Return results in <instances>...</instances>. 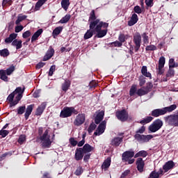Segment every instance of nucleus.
<instances>
[{
	"label": "nucleus",
	"instance_id": "nucleus-22",
	"mask_svg": "<svg viewBox=\"0 0 178 178\" xmlns=\"http://www.w3.org/2000/svg\"><path fill=\"white\" fill-rule=\"evenodd\" d=\"M175 166H176V164H175V162H173V161H168L163 166V169L165 173H166L167 172H169V170H170V169H173L175 168Z\"/></svg>",
	"mask_w": 178,
	"mask_h": 178
},
{
	"label": "nucleus",
	"instance_id": "nucleus-6",
	"mask_svg": "<svg viewBox=\"0 0 178 178\" xmlns=\"http://www.w3.org/2000/svg\"><path fill=\"white\" fill-rule=\"evenodd\" d=\"M33 109H34V104H30L27 106L26 108V106H20L17 108V115H23L24 113V118L26 120H29L30 118V115L33 112Z\"/></svg>",
	"mask_w": 178,
	"mask_h": 178
},
{
	"label": "nucleus",
	"instance_id": "nucleus-50",
	"mask_svg": "<svg viewBox=\"0 0 178 178\" xmlns=\"http://www.w3.org/2000/svg\"><path fill=\"white\" fill-rule=\"evenodd\" d=\"M165 59L163 56H161L159 60V67H165Z\"/></svg>",
	"mask_w": 178,
	"mask_h": 178
},
{
	"label": "nucleus",
	"instance_id": "nucleus-2",
	"mask_svg": "<svg viewBox=\"0 0 178 178\" xmlns=\"http://www.w3.org/2000/svg\"><path fill=\"white\" fill-rule=\"evenodd\" d=\"M44 129L42 127L38 128V134L40 136V141H43L42 143V148H51V145H52V140H51V135H49V130L47 129L44 134H42Z\"/></svg>",
	"mask_w": 178,
	"mask_h": 178
},
{
	"label": "nucleus",
	"instance_id": "nucleus-40",
	"mask_svg": "<svg viewBox=\"0 0 178 178\" xmlns=\"http://www.w3.org/2000/svg\"><path fill=\"white\" fill-rule=\"evenodd\" d=\"M9 55H10V52H9V49H3L0 50V56H2L3 58H7V56H9Z\"/></svg>",
	"mask_w": 178,
	"mask_h": 178
},
{
	"label": "nucleus",
	"instance_id": "nucleus-32",
	"mask_svg": "<svg viewBox=\"0 0 178 178\" xmlns=\"http://www.w3.org/2000/svg\"><path fill=\"white\" fill-rule=\"evenodd\" d=\"M173 76H175V70L172 67H169V70L165 74V79L163 80V81H168V79H169V77Z\"/></svg>",
	"mask_w": 178,
	"mask_h": 178
},
{
	"label": "nucleus",
	"instance_id": "nucleus-59",
	"mask_svg": "<svg viewBox=\"0 0 178 178\" xmlns=\"http://www.w3.org/2000/svg\"><path fill=\"white\" fill-rule=\"evenodd\" d=\"M26 141V136L25 135H21L18 139L19 144H23V143Z\"/></svg>",
	"mask_w": 178,
	"mask_h": 178
},
{
	"label": "nucleus",
	"instance_id": "nucleus-52",
	"mask_svg": "<svg viewBox=\"0 0 178 178\" xmlns=\"http://www.w3.org/2000/svg\"><path fill=\"white\" fill-rule=\"evenodd\" d=\"M55 70H56V65H53L50 67L49 73H48V76H49L50 77L54 76V72H55Z\"/></svg>",
	"mask_w": 178,
	"mask_h": 178
},
{
	"label": "nucleus",
	"instance_id": "nucleus-34",
	"mask_svg": "<svg viewBox=\"0 0 178 178\" xmlns=\"http://www.w3.org/2000/svg\"><path fill=\"white\" fill-rule=\"evenodd\" d=\"M26 19H27V15H23V14H19L17 16V19L15 21V24H17V26H19V24H20V23H22V22H23L24 20H26Z\"/></svg>",
	"mask_w": 178,
	"mask_h": 178
},
{
	"label": "nucleus",
	"instance_id": "nucleus-48",
	"mask_svg": "<svg viewBox=\"0 0 178 178\" xmlns=\"http://www.w3.org/2000/svg\"><path fill=\"white\" fill-rule=\"evenodd\" d=\"M95 129H97V125L94 124V122H92L88 129V134H91V133H92Z\"/></svg>",
	"mask_w": 178,
	"mask_h": 178
},
{
	"label": "nucleus",
	"instance_id": "nucleus-57",
	"mask_svg": "<svg viewBox=\"0 0 178 178\" xmlns=\"http://www.w3.org/2000/svg\"><path fill=\"white\" fill-rule=\"evenodd\" d=\"M8 134H9V131L5 129L0 130V136H1L3 138H5Z\"/></svg>",
	"mask_w": 178,
	"mask_h": 178
},
{
	"label": "nucleus",
	"instance_id": "nucleus-9",
	"mask_svg": "<svg viewBox=\"0 0 178 178\" xmlns=\"http://www.w3.org/2000/svg\"><path fill=\"white\" fill-rule=\"evenodd\" d=\"M164 120L170 126L178 127V114L166 116Z\"/></svg>",
	"mask_w": 178,
	"mask_h": 178
},
{
	"label": "nucleus",
	"instance_id": "nucleus-21",
	"mask_svg": "<svg viewBox=\"0 0 178 178\" xmlns=\"http://www.w3.org/2000/svg\"><path fill=\"white\" fill-rule=\"evenodd\" d=\"M45 108H47V102H42L40 106H38L35 111V115L41 116V115L44 113V111H45Z\"/></svg>",
	"mask_w": 178,
	"mask_h": 178
},
{
	"label": "nucleus",
	"instance_id": "nucleus-20",
	"mask_svg": "<svg viewBox=\"0 0 178 178\" xmlns=\"http://www.w3.org/2000/svg\"><path fill=\"white\" fill-rule=\"evenodd\" d=\"M84 154L81 147H78L75 150L74 159L76 161H81L84 158Z\"/></svg>",
	"mask_w": 178,
	"mask_h": 178
},
{
	"label": "nucleus",
	"instance_id": "nucleus-43",
	"mask_svg": "<svg viewBox=\"0 0 178 178\" xmlns=\"http://www.w3.org/2000/svg\"><path fill=\"white\" fill-rule=\"evenodd\" d=\"M63 26H58L54 29L53 31V35L58 36L60 34V32L63 31Z\"/></svg>",
	"mask_w": 178,
	"mask_h": 178
},
{
	"label": "nucleus",
	"instance_id": "nucleus-18",
	"mask_svg": "<svg viewBox=\"0 0 178 178\" xmlns=\"http://www.w3.org/2000/svg\"><path fill=\"white\" fill-rule=\"evenodd\" d=\"M133 156H135L134 151L124 152L122 155V162H127V161H129V159H131Z\"/></svg>",
	"mask_w": 178,
	"mask_h": 178
},
{
	"label": "nucleus",
	"instance_id": "nucleus-24",
	"mask_svg": "<svg viewBox=\"0 0 178 178\" xmlns=\"http://www.w3.org/2000/svg\"><path fill=\"white\" fill-rule=\"evenodd\" d=\"M104 115H105V112H104V111L99 112L95 118V123L96 124H99V123H101V122L104 120Z\"/></svg>",
	"mask_w": 178,
	"mask_h": 178
},
{
	"label": "nucleus",
	"instance_id": "nucleus-19",
	"mask_svg": "<svg viewBox=\"0 0 178 178\" xmlns=\"http://www.w3.org/2000/svg\"><path fill=\"white\" fill-rule=\"evenodd\" d=\"M122 143H123V137L116 136L111 139L110 145L112 147H119Z\"/></svg>",
	"mask_w": 178,
	"mask_h": 178
},
{
	"label": "nucleus",
	"instance_id": "nucleus-27",
	"mask_svg": "<svg viewBox=\"0 0 178 178\" xmlns=\"http://www.w3.org/2000/svg\"><path fill=\"white\" fill-rule=\"evenodd\" d=\"M130 38V35L128 34L124 35V33H120L118 35V41L121 43V47L123 45V42H126L127 40Z\"/></svg>",
	"mask_w": 178,
	"mask_h": 178
},
{
	"label": "nucleus",
	"instance_id": "nucleus-62",
	"mask_svg": "<svg viewBox=\"0 0 178 178\" xmlns=\"http://www.w3.org/2000/svg\"><path fill=\"white\" fill-rule=\"evenodd\" d=\"M23 29H24V28L22 25L17 26L15 28V33H20V31H22L23 30Z\"/></svg>",
	"mask_w": 178,
	"mask_h": 178
},
{
	"label": "nucleus",
	"instance_id": "nucleus-45",
	"mask_svg": "<svg viewBox=\"0 0 178 178\" xmlns=\"http://www.w3.org/2000/svg\"><path fill=\"white\" fill-rule=\"evenodd\" d=\"M136 92H137V86L133 85L129 90L130 97H133Z\"/></svg>",
	"mask_w": 178,
	"mask_h": 178
},
{
	"label": "nucleus",
	"instance_id": "nucleus-38",
	"mask_svg": "<svg viewBox=\"0 0 178 178\" xmlns=\"http://www.w3.org/2000/svg\"><path fill=\"white\" fill-rule=\"evenodd\" d=\"M152 120H154V118L151 116H147L145 118H144L143 120H140L139 122V123H140V124H147L148 123H151V122H152Z\"/></svg>",
	"mask_w": 178,
	"mask_h": 178
},
{
	"label": "nucleus",
	"instance_id": "nucleus-44",
	"mask_svg": "<svg viewBox=\"0 0 178 178\" xmlns=\"http://www.w3.org/2000/svg\"><path fill=\"white\" fill-rule=\"evenodd\" d=\"M92 20V22H95V20H99V19H97V16L95 15V10H92L90 13L89 22Z\"/></svg>",
	"mask_w": 178,
	"mask_h": 178
},
{
	"label": "nucleus",
	"instance_id": "nucleus-36",
	"mask_svg": "<svg viewBox=\"0 0 178 178\" xmlns=\"http://www.w3.org/2000/svg\"><path fill=\"white\" fill-rule=\"evenodd\" d=\"M147 155L148 152H147V151L141 150L135 154L134 158H140V156L142 158H145Z\"/></svg>",
	"mask_w": 178,
	"mask_h": 178
},
{
	"label": "nucleus",
	"instance_id": "nucleus-33",
	"mask_svg": "<svg viewBox=\"0 0 178 178\" xmlns=\"http://www.w3.org/2000/svg\"><path fill=\"white\" fill-rule=\"evenodd\" d=\"M72 17V15L70 14H67L63 17L60 21H58L59 24H65L70 20V18Z\"/></svg>",
	"mask_w": 178,
	"mask_h": 178
},
{
	"label": "nucleus",
	"instance_id": "nucleus-53",
	"mask_svg": "<svg viewBox=\"0 0 178 178\" xmlns=\"http://www.w3.org/2000/svg\"><path fill=\"white\" fill-rule=\"evenodd\" d=\"M178 64H176L175 63V58H170L169 60V67L173 68V67H177Z\"/></svg>",
	"mask_w": 178,
	"mask_h": 178
},
{
	"label": "nucleus",
	"instance_id": "nucleus-55",
	"mask_svg": "<svg viewBox=\"0 0 178 178\" xmlns=\"http://www.w3.org/2000/svg\"><path fill=\"white\" fill-rule=\"evenodd\" d=\"M134 12H135V13H137L138 15H141V13H143V10L141 9V7H140V6H136L134 8Z\"/></svg>",
	"mask_w": 178,
	"mask_h": 178
},
{
	"label": "nucleus",
	"instance_id": "nucleus-41",
	"mask_svg": "<svg viewBox=\"0 0 178 178\" xmlns=\"http://www.w3.org/2000/svg\"><path fill=\"white\" fill-rule=\"evenodd\" d=\"M140 36L143 38L144 44H149V36H148V33L145 32Z\"/></svg>",
	"mask_w": 178,
	"mask_h": 178
},
{
	"label": "nucleus",
	"instance_id": "nucleus-25",
	"mask_svg": "<svg viewBox=\"0 0 178 178\" xmlns=\"http://www.w3.org/2000/svg\"><path fill=\"white\" fill-rule=\"evenodd\" d=\"M70 86H72V81L69 79H65L64 83L61 84V90L66 92L69 88H70Z\"/></svg>",
	"mask_w": 178,
	"mask_h": 178
},
{
	"label": "nucleus",
	"instance_id": "nucleus-37",
	"mask_svg": "<svg viewBox=\"0 0 178 178\" xmlns=\"http://www.w3.org/2000/svg\"><path fill=\"white\" fill-rule=\"evenodd\" d=\"M70 6V0L61 1V7L63 8L65 10H67V9H69Z\"/></svg>",
	"mask_w": 178,
	"mask_h": 178
},
{
	"label": "nucleus",
	"instance_id": "nucleus-31",
	"mask_svg": "<svg viewBox=\"0 0 178 178\" xmlns=\"http://www.w3.org/2000/svg\"><path fill=\"white\" fill-rule=\"evenodd\" d=\"M141 74L143 76H145V77H148L149 79H152V75L148 72V70L147 69V66L144 65L141 68Z\"/></svg>",
	"mask_w": 178,
	"mask_h": 178
},
{
	"label": "nucleus",
	"instance_id": "nucleus-64",
	"mask_svg": "<svg viewBox=\"0 0 178 178\" xmlns=\"http://www.w3.org/2000/svg\"><path fill=\"white\" fill-rule=\"evenodd\" d=\"M42 178H52V177H51V174H49V172H45L43 173Z\"/></svg>",
	"mask_w": 178,
	"mask_h": 178
},
{
	"label": "nucleus",
	"instance_id": "nucleus-10",
	"mask_svg": "<svg viewBox=\"0 0 178 178\" xmlns=\"http://www.w3.org/2000/svg\"><path fill=\"white\" fill-rule=\"evenodd\" d=\"M133 42L135 44L134 49L135 52H138L140 48L141 47V34L137 32L134 35Z\"/></svg>",
	"mask_w": 178,
	"mask_h": 178
},
{
	"label": "nucleus",
	"instance_id": "nucleus-42",
	"mask_svg": "<svg viewBox=\"0 0 178 178\" xmlns=\"http://www.w3.org/2000/svg\"><path fill=\"white\" fill-rule=\"evenodd\" d=\"M47 1H48V0H38L37 1V3H35V9L36 10H40V8H41V6H42V5H44V3H45V2H47Z\"/></svg>",
	"mask_w": 178,
	"mask_h": 178
},
{
	"label": "nucleus",
	"instance_id": "nucleus-28",
	"mask_svg": "<svg viewBox=\"0 0 178 178\" xmlns=\"http://www.w3.org/2000/svg\"><path fill=\"white\" fill-rule=\"evenodd\" d=\"M81 149L84 154H90V152L94 151V147L91 146L90 144L86 143L83 145Z\"/></svg>",
	"mask_w": 178,
	"mask_h": 178
},
{
	"label": "nucleus",
	"instance_id": "nucleus-4",
	"mask_svg": "<svg viewBox=\"0 0 178 178\" xmlns=\"http://www.w3.org/2000/svg\"><path fill=\"white\" fill-rule=\"evenodd\" d=\"M177 108V105L172 104L171 106L164 107L163 108H156L152 111L151 116L153 118H159V116H163V115H166V113L173 112Z\"/></svg>",
	"mask_w": 178,
	"mask_h": 178
},
{
	"label": "nucleus",
	"instance_id": "nucleus-5",
	"mask_svg": "<svg viewBox=\"0 0 178 178\" xmlns=\"http://www.w3.org/2000/svg\"><path fill=\"white\" fill-rule=\"evenodd\" d=\"M16 38H17V33H13L9 35V37L5 39L4 42H6V44L11 43V45H13V47H15L17 51L21 49L22 47H23V41Z\"/></svg>",
	"mask_w": 178,
	"mask_h": 178
},
{
	"label": "nucleus",
	"instance_id": "nucleus-11",
	"mask_svg": "<svg viewBox=\"0 0 178 178\" xmlns=\"http://www.w3.org/2000/svg\"><path fill=\"white\" fill-rule=\"evenodd\" d=\"M115 116L120 122H127L129 120V113L126 109L118 111L115 113Z\"/></svg>",
	"mask_w": 178,
	"mask_h": 178
},
{
	"label": "nucleus",
	"instance_id": "nucleus-15",
	"mask_svg": "<svg viewBox=\"0 0 178 178\" xmlns=\"http://www.w3.org/2000/svg\"><path fill=\"white\" fill-rule=\"evenodd\" d=\"M70 116H72L71 108L69 106L64 107L60 113V118L65 119L66 118H70Z\"/></svg>",
	"mask_w": 178,
	"mask_h": 178
},
{
	"label": "nucleus",
	"instance_id": "nucleus-23",
	"mask_svg": "<svg viewBox=\"0 0 178 178\" xmlns=\"http://www.w3.org/2000/svg\"><path fill=\"white\" fill-rule=\"evenodd\" d=\"M54 54H55V50L51 46L49 47V49L47 50L46 54L44 55V56L43 58L44 62H45L47 60H49V59H51V58H52L54 56Z\"/></svg>",
	"mask_w": 178,
	"mask_h": 178
},
{
	"label": "nucleus",
	"instance_id": "nucleus-61",
	"mask_svg": "<svg viewBox=\"0 0 178 178\" xmlns=\"http://www.w3.org/2000/svg\"><path fill=\"white\" fill-rule=\"evenodd\" d=\"M31 35V32L30 31H26L22 34L23 38H29Z\"/></svg>",
	"mask_w": 178,
	"mask_h": 178
},
{
	"label": "nucleus",
	"instance_id": "nucleus-56",
	"mask_svg": "<svg viewBox=\"0 0 178 178\" xmlns=\"http://www.w3.org/2000/svg\"><path fill=\"white\" fill-rule=\"evenodd\" d=\"M157 48L156 46L152 44V45H147L145 47V51H156Z\"/></svg>",
	"mask_w": 178,
	"mask_h": 178
},
{
	"label": "nucleus",
	"instance_id": "nucleus-13",
	"mask_svg": "<svg viewBox=\"0 0 178 178\" xmlns=\"http://www.w3.org/2000/svg\"><path fill=\"white\" fill-rule=\"evenodd\" d=\"M105 129H106V121H102L98 126L96 131L94 132V136H101L105 132Z\"/></svg>",
	"mask_w": 178,
	"mask_h": 178
},
{
	"label": "nucleus",
	"instance_id": "nucleus-58",
	"mask_svg": "<svg viewBox=\"0 0 178 178\" xmlns=\"http://www.w3.org/2000/svg\"><path fill=\"white\" fill-rule=\"evenodd\" d=\"M145 4L148 8H152L154 6V0H145Z\"/></svg>",
	"mask_w": 178,
	"mask_h": 178
},
{
	"label": "nucleus",
	"instance_id": "nucleus-47",
	"mask_svg": "<svg viewBox=\"0 0 178 178\" xmlns=\"http://www.w3.org/2000/svg\"><path fill=\"white\" fill-rule=\"evenodd\" d=\"M83 172H84V170H83V167L82 166H79L75 170L74 175L76 176H81V175H83Z\"/></svg>",
	"mask_w": 178,
	"mask_h": 178
},
{
	"label": "nucleus",
	"instance_id": "nucleus-14",
	"mask_svg": "<svg viewBox=\"0 0 178 178\" xmlns=\"http://www.w3.org/2000/svg\"><path fill=\"white\" fill-rule=\"evenodd\" d=\"M15 93L13 92L7 97V101L10 102V108H13V106H16V105H17V104L20 102V100H17V96L15 99Z\"/></svg>",
	"mask_w": 178,
	"mask_h": 178
},
{
	"label": "nucleus",
	"instance_id": "nucleus-16",
	"mask_svg": "<svg viewBox=\"0 0 178 178\" xmlns=\"http://www.w3.org/2000/svg\"><path fill=\"white\" fill-rule=\"evenodd\" d=\"M136 168L140 173L144 172V166H145V161L143 160V158L139 157L136 161Z\"/></svg>",
	"mask_w": 178,
	"mask_h": 178
},
{
	"label": "nucleus",
	"instance_id": "nucleus-1",
	"mask_svg": "<svg viewBox=\"0 0 178 178\" xmlns=\"http://www.w3.org/2000/svg\"><path fill=\"white\" fill-rule=\"evenodd\" d=\"M108 27H109V24L102 22L101 19L91 21L89 25L90 30L96 31L95 37H97V38H102L108 34Z\"/></svg>",
	"mask_w": 178,
	"mask_h": 178
},
{
	"label": "nucleus",
	"instance_id": "nucleus-30",
	"mask_svg": "<svg viewBox=\"0 0 178 178\" xmlns=\"http://www.w3.org/2000/svg\"><path fill=\"white\" fill-rule=\"evenodd\" d=\"M43 30L42 29H38L33 35L31 38V42H34V41H37V40H38V37H40V35L41 34H42Z\"/></svg>",
	"mask_w": 178,
	"mask_h": 178
},
{
	"label": "nucleus",
	"instance_id": "nucleus-46",
	"mask_svg": "<svg viewBox=\"0 0 178 178\" xmlns=\"http://www.w3.org/2000/svg\"><path fill=\"white\" fill-rule=\"evenodd\" d=\"M108 47H118V48H120L122 47V43L118 40H116L115 42L108 43Z\"/></svg>",
	"mask_w": 178,
	"mask_h": 178
},
{
	"label": "nucleus",
	"instance_id": "nucleus-3",
	"mask_svg": "<svg viewBox=\"0 0 178 178\" xmlns=\"http://www.w3.org/2000/svg\"><path fill=\"white\" fill-rule=\"evenodd\" d=\"M145 132V127L142 126L139 129L136 131V134L134 136L135 140L138 143H149V140L154 138L152 135H144Z\"/></svg>",
	"mask_w": 178,
	"mask_h": 178
},
{
	"label": "nucleus",
	"instance_id": "nucleus-63",
	"mask_svg": "<svg viewBox=\"0 0 178 178\" xmlns=\"http://www.w3.org/2000/svg\"><path fill=\"white\" fill-rule=\"evenodd\" d=\"M97 86H98V83H97V81H92L90 83H89V86L91 88H95V87H97Z\"/></svg>",
	"mask_w": 178,
	"mask_h": 178
},
{
	"label": "nucleus",
	"instance_id": "nucleus-12",
	"mask_svg": "<svg viewBox=\"0 0 178 178\" xmlns=\"http://www.w3.org/2000/svg\"><path fill=\"white\" fill-rule=\"evenodd\" d=\"M86 122V114L79 113L76 116L75 120H74V126H81Z\"/></svg>",
	"mask_w": 178,
	"mask_h": 178
},
{
	"label": "nucleus",
	"instance_id": "nucleus-35",
	"mask_svg": "<svg viewBox=\"0 0 178 178\" xmlns=\"http://www.w3.org/2000/svg\"><path fill=\"white\" fill-rule=\"evenodd\" d=\"M94 31L95 29H89L86 31V33L84 34L83 38L84 40H88L91 38L94 35Z\"/></svg>",
	"mask_w": 178,
	"mask_h": 178
},
{
	"label": "nucleus",
	"instance_id": "nucleus-29",
	"mask_svg": "<svg viewBox=\"0 0 178 178\" xmlns=\"http://www.w3.org/2000/svg\"><path fill=\"white\" fill-rule=\"evenodd\" d=\"M109 166H111V157H108L102 165V169L104 170H108L109 169Z\"/></svg>",
	"mask_w": 178,
	"mask_h": 178
},
{
	"label": "nucleus",
	"instance_id": "nucleus-60",
	"mask_svg": "<svg viewBox=\"0 0 178 178\" xmlns=\"http://www.w3.org/2000/svg\"><path fill=\"white\" fill-rule=\"evenodd\" d=\"M70 143L71 144V145L72 147H76V145H77V144H78V142H77V140H74V138H70Z\"/></svg>",
	"mask_w": 178,
	"mask_h": 178
},
{
	"label": "nucleus",
	"instance_id": "nucleus-17",
	"mask_svg": "<svg viewBox=\"0 0 178 178\" xmlns=\"http://www.w3.org/2000/svg\"><path fill=\"white\" fill-rule=\"evenodd\" d=\"M24 90H26L25 87H17L16 88V89L15 90V91H13V93L16 95H17V101H21L22 99L23 98V94H24Z\"/></svg>",
	"mask_w": 178,
	"mask_h": 178
},
{
	"label": "nucleus",
	"instance_id": "nucleus-7",
	"mask_svg": "<svg viewBox=\"0 0 178 178\" xmlns=\"http://www.w3.org/2000/svg\"><path fill=\"white\" fill-rule=\"evenodd\" d=\"M162 126H163V121L161 119H156L149 126L148 131L149 133H156L162 129Z\"/></svg>",
	"mask_w": 178,
	"mask_h": 178
},
{
	"label": "nucleus",
	"instance_id": "nucleus-49",
	"mask_svg": "<svg viewBox=\"0 0 178 178\" xmlns=\"http://www.w3.org/2000/svg\"><path fill=\"white\" fill-rule=\"evenodd\" d=\"M152 87L154 85L151 82H148L146 83V86H143L144 90H146L147 92H149L151 90H152Z\"/></svg>",
	"mask_w": 178,
	"mask_h": 178
},
{
	"label": "nucleus",
	"instance_id": "nucleus-8",
	"mask_svg": "<svg viewBox=\"0 0 178 178\" xmlns=\"http://www.w3.org/2000/svg\"><path fill=\"white\" fill-rule=\"evenodd\" d=\"M15 67L13 65H12L10 67H8L6 70H0V79L3 80V81L8 82L9 79L8 76H10L15 70ZM7 74V76H6Z\"/></svg>",
	"mask_w": 178,
	"mask_h": 178
},
{
	"label": "nucleus",
	"instance_id": "nucleus-39",
	"mask_svg": "<svg viewBox=\"0 0 178 178\" xmlns=\"http://www.w3.org/2000/svg\"><path fill=\"white\" fill-rule=\"evenodd\" d=\"M136 94L138 97H143V95H147L148 91H147L146 89H144V87H142L136 91Z\"/></svg>",
	"mask_w": 178,
	"mask_h": 178
},
{
	"label": "nucleus",
	"instance_id": "nucleus-51",
	"mask_svg": "<svg viewBox=\"0 0 178 178\" xmlns=\"http://www.w3.org/2000/svg\"><path fill=\"white\" fill-rule=\"evenodd\" d=\"M13 3L12 0H3L2 1V7L5 8V6H10Z\"/></svg>",
	"mask_w": 178,
	"mask_h": 178
},
{
	"label": "nucleus",
	"instance_id": "nucleus-26",
	"mask_svg": "<svg viewBox=\"0 0 178 178\" xmlns=\"http://www.w3.org/2000/svg\"><path fill=\"white\" fill-rule=\"evenodd\" d=\"M137 22H138V15H137L136 13H134L132 14L130 20L128 21V26L131 27V26H134Z\"/></svg>",
	"mask_w": 178,
	"mask_h": 178
},
{
	"label": "nucleus",
	"instance_id": "nucleus-54",
	"mask_svg": "<svg viewBox=\"0 0 178 178\" xmlns=\"http://www.w3.org/2000/svg\"><path fill=\"white\" fill-rule=\"evenodd\" d=\"M145 83H147V81H145V77H144V76H140L139 77V86H140V87H143V86H144V84H145Z\"/></svg>",
	"mask_w": 178,
	"mask_h": 178
}]
</instances>
